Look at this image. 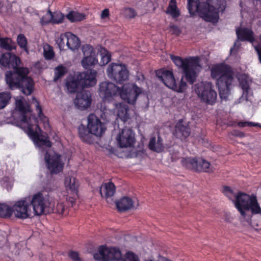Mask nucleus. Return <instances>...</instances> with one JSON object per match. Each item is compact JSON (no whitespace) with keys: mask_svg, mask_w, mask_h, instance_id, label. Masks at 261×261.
<instances>
[{"mask_svg":"<svg viewBox=\"0 0 261 261\" xmlns=\"http://www.w3.org/2000/svg\"><path fill=\"white\" fill-rule=\"evenodd\" d=\"M2 69L8 68L5 73V79L11 90L18 89L25 95H30L34 90L33 79L28 75L29 69L22 66L20 58L11 53L2 54L0 57Z\"/></svg>","mask_w":261,"mask_h":261,"instance_id":"nucleus-1","label":"nucleus"},{"mask_svg":"<svg viewBox=\"0 0 261 261\" xmlns=\"http://www.w3.org/2000/svg\"><path fill=\"white\" fill-rule=\"evenodd\" d=\"M227 7L226 0H188V9L190 14L194 15L197 12L204 21L216 23L219 20V13H223Z\"/></svg>","mask_w":261,"mask_h":261,"instance_id":"nucleus-2","label":"nucleus"},{"mask_svg":"<svg viewBox=\"0 0 261 261\" xmlns=\"http://www.w3.org/2000/svg\"><path fill=\"white\" fill-rule=\"evenodd\" d=\"M234 203L241 216L247 220L250 219L251 214L261 213V208L255 196L250 197L244 193L238 192Z\"/></svg>","mask_w":261,"mask_h":261,"instance_id":"nucleus-3","label":"nucleus"},{"mask_svg":"<svg viewBox=\"0 0 261 261\" xmlns=\"http://www.w3.org/2000/svg\"><path fill=\"white\" fill-rule=\"evenodd\" d=\"M98 251L93 254L94 259L98 261H139L138 256L132 252L126 253L125 258L123 259L120 249L115 247L101 245Z\"/></svg>","mask_w":261,"mask_h":261,"instance_id":"nucleus-4","label":"nucleus"},{"mask_svg":"<svg viewBox=\"0 0 261 261\" xmlns=\"http://www.w3.org/2000/svg\"><path fill=\"white\" fill-rule=\"evenodd\" d=\"M170 59L175 65L182 70L186 80L193 84L196 80L197 67H201L198 57L182 59L179 56L170 55Z\"/></svg>","mask_w":261,"mask_h":261,"instance_id":"nucleus-5","label":"nucleus"},{"mask_svg":"<svg viewBox=\"0 0 261 261\" xmlns=\"http://www.w3.org/2000/svg\"><path fill=\"white\" fill-rule=\"evenodd\" d=\"M27 197L30 205L33 207L35 215L41 216L53 212L51 208V201L48 195H44L42 192H38Z\"/></svg>","mask_w":261,"mask_h":261,"instance_id":"nucleus-6","label":"nucleus"},{"mask_svg":"<svg viewBox=\"0 0 261 261\" xmlns=\"http://www.w3.org/2000/svg\"><path fill=\"white\" fill-rule=\"evenodd\" d=\"M156 75L167 87L174 91L181 93L187 89V84L184 81V76L177 83L173 72L171 70L161 69L156 72Z\"/></svg>","mask_w":261,"mask_h":261,"instance_id":"nucleus-7","label":"nucleus"},{"mask_svg":"<svg viewBox=\"0 0 261 261\" xmlns=\"http://www.w3.org/2000/svg\"><path fill=\"white\" fill-rule=\"evenodd\" d=\"M195 91L201 101L207 104L213 105L216 102L217 93L214 86L210 82H202L194 86Z\"/></svg>","mask_w":261,"mask_h":261,"instance_id":"nucleus-8","label":"nucleus"},{"mask_svg":"<svg viewBox=\"0 0 261 261\" xmlns=\"http://www.w3.org/2000/svg\"><path fill=\"white\" fill-rule=\"evenodd\" d=\"M107 73L112 81L121 85H123L124 82L128 80L129 75V71L125 64L115 63L109 65Z\"/></svg>","mask_w":261,"mask_h":261,"instance_id":"nucleus-9","label":"nucleus"},{"mask_svg":"<svg viewBox=\"0 0 261 261\" xmlns=\"http://www.w3.org/2000/svg\"><path fill=\"white\" fill-rule=\"evenodd\" d=\"M120 89L113 82L104 81L99 83L98 93L104 101L110 102L114 97L119 96Z\"/></svg>","mask_w":261,"mask_h":261,"instance_id":"nucleus-10","label":"nucleus"},{"mask_svg":"<svg viewBox=\"0 0 261 261\" xmlns=\"http://www.w3.org/2000/svg\"><path fill=\"white\" fill-rule=\"evenodd\" d=\"M142 92V88L135 84H123L120 87L119 96L128 103L134 105L138 96Z\"/></svg>","mask_w":261,"mask_h":261,"instance_id":"nucleus-11","label":"nucleus"},{"mask_svg":"<svg viewBox=\"0 0 261 261\" xmlns=\"http://www.w3.org/2000/svg\"><path fill=\"white\" fill-rule=\"evenodd\" d=\"M234 80L233 71L226 75H223L217 80V85L219 96L222 99L227 100L230 94L232 84Z\"/></svg>","mask_w":261,"mask_h":261,"instance_id":"nucleus-12","label":"nucleus"},{"mask_svg":"<svg viewBox=\"0 0 261 261\" xmlns=\"http://www.w3.org/2000/svg\"><path fill=\"white\" fill-rule=\"evenodd\" d=\"M87 126L95 138L101 137L106 129L105 123L101 122L94 114H90L88 116Z\"/></svg>","mask_w":261,"mask_h":261,"instance_id":"nucleus-13","label":"nucleus"},{"mask_svg":"<svg viewBox=\"0 0 261 261\" xmlns=\"http://www.w3.org/2000/svg\"><path fill=\"white\" fill-rule=\"evenodd\" d=\"M30 205L27 197L15 202L12 209L16 217L24 219L30 217L31 212L29 206Z\"/></svg>","mask_w":261,"mask_h":261,"instance_id":"nucleus-14","label":"nucleus"},{"mask_svg":"<svg viewBox=\"0 0 261 261\" xmlns=\"http://www.w3.org/2000/svg\"><path fill=\"white\" fill-rule=\"evenodd\" d=\"M117 140L121 148L132 147L135 142V133L132 128L125 127L119 133Z\"/></svg>","mask_w":261,"mask_h":261,"instance_id":"nucleus-15","label":"nucleus"},{"mask_svg":"<svg viewBox=\"0 0 261 261\" xmlns=\"http://www.w3.org/2000/svg\"><path fill=\"white\" fill-rule=\"evenodd\" d=\"M44 159L51 174H57L62 170L63 165L61 163L60 155L54 154L51 155L46 152Z\"/></svg>","mask_w":261,"mask_h":261,"instance_id":"nucleus-16","label":"nucleus"},{"mask_svg":"<svg viewBox=\"0 0 261 261\" xmlns=\"http://www.w3.org/2000/svg\"><path fill=\"white\" fill-rule=\"evenodd\" d=\"M91 102V94L88 90H82L77 92L74 99L75 106L81 110H84L89 108Z\"/></svg>","mask_w":261,"mask_h":261,"instance_id":"nucleus-17","label":"nucleus"},{"mask_svg":"<svg viewBox=\"0 0 261 261\" xmlns=\"http://www.w3.org/2000/svg\"><path fill=\"white\" fill-rule=\"evenodd\" d=\"M96 70L91 69L86 71L79 72L77 75L82 84V87L85 88L92 87L96 84Z\"/></svg>","mask_w":261,"mask_h":261,"instance_id":"nucleus-18","label":"nucleus"},{"mask_svg":"<svg viewBox=\"0 0 261 261\" xmlns=\"http://www.w3.org/2000/svg\"><path fill=\"white\" fill-rule=\"evenodd\" d=\"M191 134V129L189 125L186 123H184L182 119H179L176 123L173 135L181 140L188 138Z\"/></svg>","mask_w":261,"mask_h":261,"instance_id":"nucleus-19","label":"nucleus"},{"mask_svg":"<svg viewBox=\"0 0 261 261\" xmlns=\"http://www.w3.org/2000/svg\"><path fill=\"white\" fill-rule=\"evenodd\" d=\"M231 67L224 63L218 64L213 66L211 69V77L217 79L222 76L232 72Z\"/></svg>","mask_w":261,"mask_h":261,"instance_id":"nucleus-20","label":"nucleus"},{"mask_svg":"<svg viewBox=\"0 0 261 261\" xmlns=\"http://www.w3.org/2000/svg\"><path fill=\"white\" fill-rule=\"evenodd\" d=\"M66 87L68 92L70 93H74L81 88H83L77 74L75 76L69 75L67 77Z\"/></svg>","mask_w":261,"mask_h":261,"instance_id":"nucleus-21","label":"nucleus"},{"mask_svg":"<svg viewBox=\"0 0 261 261\" xmlns=\"http://www.w3.org/2000/svg\"><path fill=\"white\" fill-rule=\"evenodd\" d=\"M114 106L117 116L122 121L126 122L130 118L129 109L127 104L124 102H115Z\"/></svg>","mask_w":261,"mask_h":261,"instance_id":"nucleus-22","label":"nucleus"},{"mask_svg":"<svg viewBox=\"0 0 261 261\" xmlns=\"http://www.w3.org/2000/svg\"><path fill=\"white\" fill-rule=\"evenodd\" d=\"M79 136L80 139L84 142L92 144L95 138L92 133L90 131V129L83 124H81L78 127Z\"/></svg>","mask_w":261,"mask_h":261,"instance_id":"nucleus-23","label":"nucleus"},{"mask_svg":"<svg viewBox=\"0 0 261 261\" xmlns=\"http://www.w3.org/2000/svg\"><path fill=\"white\" fill-rule=\"evenodd\" d=\"M23 97H21L19 99H16L15 100L16 109H17L22 115L21 119L23 123H28V117L26 114L28 112H31V109L30 105L27 102L23 101Z\"/></svg>","mask_w":261,"mask_h":261,"instance_id":"nucleus-24","label":"nucleus"},{"mask_svg":"<svg viewBox=\"0 0 261 261\" xmlns=\"http://www.w3.org/2000/svg\"><path fill=\"white\" fill-rule=\"evenodd\" d=\"M237 38L241 41H247L253 44L255 41L253 31L247 28H239L236 30Z\"/></svg>","mask_w":261,"mask_h":261,"instance_id":"nucleus-25","label":"nucleus"},{"mask_svg":"<svg viewBox=\"0 0 261 261\" xmlns=\"http://www.w3.org/2000/svg\"><path fill=\"white\" fill-rule=\"evenodd\" d=\"M118 211L120 212H125L134 207V201L128 197H123L119 201L115 202Z\"/></svg>","mask_w":261,"mask_h":261,"instance_id":"nucleus-26","label":"nucleus"},{"mask_svg":"<svg viewBox=\"0 0 261 261\" xmlns=\"http://www.w3.org/2000/svg\"><path fill=\"white\" fill-rule=\"evenodd\" d=\"M116 187L112 182L103 184L99 189V193L102 197L107 199L111 197L115 193Z\"/></svg>","mask_w":261,"mask_h":261,"instance_id":"nucleus-27","label":"nucleus"},{"mask_svg":"<svg viewBox=\"0 0 261 261\" xmlns=\"http://www.w3.org/2000/svg\"><path fill=\"white\" fill-rule=\"evenodd\" d=\"M148 147L152 151L161 152L164 149L163 139L160 136H158V140L156 141L155 137H151L149 142Z\"/></svg>","mask_w":261,"mask_h":261,"instance_id":"nucleus-28","label":"nucleus"},{"mask_svg":"<svg viewBox=\"0 0 261 261\" xmlns=\"http://www.w3.org/2000/svg\"><path fill=\"white\" fill-rule=\"evenodd\" d=\"M68 42L67 46L72 50L77 49L80 45L81 42L79 38L70 32H68Z\"/></svg>","mask_w":261,"mask_h":261,"instance_id":"nucleus-29","label":"nucleus"},{"mask_svg":"<svg viewBox=\"0 0 261 261\" xmlns=\"http://www.w3.org/2000/svg\"><path fill=\"white\" fill-rule=\"evenodd\" d=\"M65 185L68 191L77 195L79 184L75 178L67 177L65 180Z\"/></svg>","mask_w":261,"mask_h":261,"instance_id":"nucleus-30","label":"nucleus"},{"mask_svg":"<svg viewBox=\"0 0 261 261\" xmlns=\"http://www.w3.org/2000/svg\"><path fill=\"white\" fill-rule=\"evenodd\" d=\"M0 47L8 51H11L16 48V45L15 42L10 38H0Z\"/></svg>","mask_w":261,"mask_h":261,"instance_id":"nucleus-31","label":"nucleus"},{"mask_svg":"<svg viewBox=\"0 0 261 261\" xmlns=\"http://www.w3.org/2000/svg\"><path fill=\"white\" fill-rule=\"evenodd\" d=\"M198 158H182L181 161V165L187 169L196 172V165L197 164Z\"/></svg>","mask_w":261,"mask_h":261,"instance_id":"nucleus-32","label":"nucleus"},{"mask_svg":"<svg viewBox=\"0 0 261 261\" xmlns=\"http://www.w3.org/2000/svg\"><path fill=\"white\" fill-rule=\"evenodd\" d=\"M98 63V60L96 58V55L84 57L81 61V64L85 69H88Z\"/></svg>","mask_w":261,"mask_h":261,"instance_id":"nucleus-33","label":"nucleus"},{"mask_svg":"<svg viewBox=\"0 0 261 261\" xmlns=\"http://www.w3.org/2000/svg\"><path fill=\"white\" fill-rule=\"evenodd\" d=\"M34 141L40 148L50 147L52 145L48 137L42 135H39Z\"/></svg>","mask_w":261,"mask_h":261,"instance_id":"nucleus-34","label":"nucleus"},{"mask_svg":"<svg viewBox=\"0 0 261 261\" xmlns=\"http://www.w3.org/2000/svg\"><path fill=\"white\" fill-rule=\"evenodd\" d=\"M210 171V163L204 159L198 158L196 165V172H209Z\"/></svg>","mask_w":261,"mask_h":261,"instance_id":"nucleus-35","label":"nucleus"},{"mask_svg":"<svg viewBox=\"0 0 261 261\" xmlns=\"http://www.w3.org/2000/svg\"><path fill=\"white\" fill-rule=\"evenodd\" d=\"M13 214L12 207L5 203H0V217L4 218H10Z\"/></svg>","mask_w":261,"mask_h":261,"instance_id":"nucleus-36","label":"nucleus"},{"mask_svg":"<svg viewBox=\"0 0 261 261\" xmlns=\"http://www.w3.org/2000/svg\"><path fill=\"white\" fill-rule=\"evenodd\" d=\"M68 72L67 68L63 65H59L55 68V75L53 81L57 82L63 77Z\"/></svg>","mask_w":261,"mask_h":261,"instance_id":"nucleus-37","label":"nucleus"},{"mask_svg":"<svg viewBox=\"0 0 261 261\" xmlns=\"http://www.w3.org/2000/svg\"><path fill=\"white\" fill-rule=\"evenodd\" d=\"M240 86L243 90V94L241 97L240 98V101L244 99H245L246 101H247L248 100V95L249 94V91L250 90V88L248 82L246 80H242L240 82Z\"/></svg>","mask_w":261,"mask_h":261,"instance_id":"nucleus-38","label":"nucleus"},{"mask_svg":"<svg viewBox=\"0 0 261 261\" xmlns=\"http://www.w3.org/2000/svg\"><path fill=\"white\" fill-rule=\"evenodd\" d=\"M66 18L71 22L80 21L84 19L85 16L82 13L71 11L66 15Z\"/></svg>","mask_w":261,"mask_h":261,"instance_id":"nucleus-39","label":"nucleus"},{"mask_svg":"<svg viewBox=\"0 0 261 261\" xmlns=\"http://www.w3.org/2000/svg\"><path fill=\"white\" fill-rule=\"evenodd\" d=\"M17 43L19 46L23 49L27 54H29V49L27 46L28 40L23 34H19L17 37Z\"/></svg>","mask_w":261,"mask_h":261,"instance_id":"nucleus-40","label":"nucleus"},{"mask_svg":"<svg viewBox=\"0 0 261 261\" xmlns=\"http://www.w3.org/2000/svg\"><path fill=\"white\" fill-rule=\"evenodd\" d=\"M11 98L9 92L0 93V109H4L9 103Z\"/></svg>","mask_w":261,"mask_h":261,"instance_id":"nucleus-41","label":"nucleus"},{"mask_svg":"<svg viewBox=\"0 0 261 261\" xmlns=\"http://www.w3.org/2000/svg\"><path fill=\"white\" fill-rule=\"evenodd\" d=\"M68 32L60 35V37L57 40V43L58 44L60 50H64V47L67 46L68 42Z\"/></svg>","mask_w":261,"mask_h":261,"instance_id":"nucleus-42","label":"nucleus"},{"mask_svg":"<svg viewBox=\"0 0 261 261\" xmlns=\"http://www.w3.org/2000/svg\"><path fill=\"white\" fill-rule=\"evenodd\" d=\"M223 193L234 203L236 199V195L234 194L233 190L230 187L226 186H224Z\"/></svg>","mask_w":261,"mask_h":261,"instance_id":"nucleus-43","label":"nucleus"},{"mask_svg":"<svg viewBox=\"0 0 261 261\" xmlns=\"http://www.w3.org/2000/svg\"><path fill=\"white\" fill-rule=\"evenodd\" d=\"M84 57L96 55L94 48L90 45H84L82 47Z\"/></svg>","mask_w":261,"mask_h":261,"instance_id":"nucleus-44","label":"nucleus"},{"mask_svg":"<svg viewBox=\"0 0 261 261\" xmlns=\"http://www.w3.org/2000/svg\"><path fill=\"white\" fill-rule=\"evenodd\" d=\"M51 18V23L54 24L62 23L64 18V15L61 12L54 13L53 15L49 16Z\"/></svg>","mask_w":261,"mask_h":261,"instance_id":"nucleus-45","label":"nucleus"},{"mask_svg":"<svg viewBox=\"0 0 261 261\" xmlns=\"http://www.w3.org/2000/svg\"><path fill=\"white\" fill-rule=\"evenodd\" d=\"M51 208L53 210V212H50L49 213H57L58 214H63L65 210V206L63 203H58L56 205V207L51 202Z\"/></svg>","mask_w":261,"mask_h":261,"instance_id":"nucleus-46","label":"nucleus"},{"mask_svg":"<svg viewBox=\"0 0 261 261\" xmlns=\"http://www.w3.org/2000/svg\"><path fill=\"white\" fill-rule=\"evenodd\" d=\"M167 10L174 17H177L179 16V12L177 10L176 4H169Z\"/></svg>","mask_w":261,"mask_h":261,"instance_id":"nucleus-47","label":"nucleus"},{"mask_svg":"<svg viewBox=\"0 0 261 261\" xmlns=\"http://www.w3.org/2000/svg\"><path fill=\"white\" fill-rule=\"evenodd\" d=\"M100 56L101 60L98 63V64L101 66L107 64L111 60V56L110 54H106L103 55L102 54H100Z\"/></svg>","mask_w":261,"mask_h":261,"instance_id":"nucleus-48","label":"nucleus"},{"mask_svg":"<svg viewBox=\"0 0 261 261\" xmlns=\"http://www.w3.org/2000/svg\"><path fill=\"white\" fill-rule=\"evenodd\" d=\"M26 123L28 124V134L30 137H31L33 141H34L39 134L37 132L33 130L32 128V125L29 124V122Z\"/></svg>","mask_w":261,"mask_h":261,"instance_id":"nucleus-49","label":"nucleus"},{"mask_svg":"<svg viewBox=\"0 0 261 261\" xmlns=\"http://www.w3.org/2000/svg\"><path fill=\"white\" fill-rule=\"evenodd\" d=\"M68 256L73 261H83L82 259L79 256V253L76 251H70L68 252Z\"/></svg>","mask_w":261,"mask_h":261,"instance_id":"nucleus-50","label":"nucleus"},{"mask_svg":"<svg viewBox=\"0 0 261 261\" xmlns=\"http://www.w3.org/2000/svg\"><path fill=\"white\" fill-rule=\"evenodd\" d=\"M44 56L47 60H51L55 56V53L52 48H49L48 50H44Z\"/></svg>","mask_w":261,"mask_h":261,"instance_id":"nucleus-51","label":"nucleus"},{"mask_svg":"<svg viewBox=\"0 0 261 261\" xmlns=\"http://www.w3.org/2000/svg\"><path fill=\"white\" fill-rule=\"evenodd\" d=\"M252 44L258 55L259 61L261 63V35L259 36V43L257 44H254V43Z\"/></svg>","mask_w":261,"mask_h":261,"instance_id":"nucleus-52","label":"nucleus"},{"mask_svg":"<svg viewBox=\"0 0 261 261\" xmlns=\"http://www.w3.org/2000/svg\"><path fill=\"white\" fill-rule=\"evenodd\" d=\"M50 14H45L40 19V22L42 24L45 25L51 23V18L49 16Z\"/></svg>","mask_w":261,"mask_h":261,"instance_id":"nucleus-53","label":"nucleus"},{"mask_svg":"<svg viewBox=\"0 0 261 261\" xmlns=\"http://www.w3.org/2000/svg\"><path fill=\"white\" fill-rule=\"evenodd\" d=\"M33 99L34 100H35V101H36V102L37 103V105H36V110L37 111H38V117L40 119H42V117H43L44 118L46 119V118L44 116V115H43V114L42 113V109H41V106L39 105V102L36 99V98L35 97H33Z\"/></svg>","mask_w":261,"mask_h":261,"instance_id":"nucleus-54","label":"nucleus"},{"mask_svg":"<svg viewBox=\"0 0 261 261\" xmlns=\"http://www.w3.org/2000/svg\"><path fill=\"white\" fill-rule=\"evenodd\" d=\"M170 31L172 34L176 36H179L181 33V31L179 28L175 25L170 26Z\"/></svg>","mask_w":261,"mask_h":261,"instance_id":"nucleus-55","label":"nucleus"},{"mask_svg":"<svg viewBox=\"0 0 261 261\" xmlns=\"http://www.w3.org/2000/svg\"><path fill=\"white\" fill-rule=\"evenodd\" d=\"M163 261H172L169 259H168L166 257H162ZM143 261H159V260H156L153 257H149L147 258H145Z\"/></svg>","mask_w":261,"mask_h":261,"instance_id":"nucleus-56","label":"nucleus"},{"mask_svg":"<svg viewBox=\"0 0 261 261\" xmlns=\"http://www.w3.org/2000/svg\"><path fill=\"white\" fill-rule=\"evenodd\" d=\"M109 15V11L108 9H104L101 14V18H105L107 17H108Z\"/></svg>","mask_w":261,"mask_h":261,"instance_id":"nucleus-57","label":"nucleus"},{"mask_svg":"<svg viewBox=\"0 0 261 261\" xmlns=\"http://www.w3.org/2000/svg\"><path fill=\"white\" fill-rule=\"evenodd\" d=\"M126 12L130 13V15L128 16V17L130 18H134L136 15L134 10L132 8L127 9L126 10Z\"/></svg>","mask_w":261,"mask_h":261,"instance_id":"nucleus-58","label":"nucleus"},{"mask_svg":"<svg viewBox=\"0 0 261 261\" xmlns=\"http://www.w3.org/2000/svg\"><path fill=\"white\" fill-rule=\"evenodd\" d=\"M233 135L236 137H245V134L243 132L240 131H234Z\"/></svg>","mask_w":261,"mask_h":261,"instance_id":"nucleus-59","label":"nucleus"},{"mask_svg":"<svg viewBox=\"0 0 261 261\" xmlns=\"http://www.w3.org/2000/svg\"><path fill=\"white\" fill-rule=\"evenodd\" d=\"M238 125L240 127H245L248 126V122H239Z\"/></svg>","mask_w":261,"mask_h":261,"instance_id":"nucleus-60","label":"nucleus"},{"mask_svg":"<svg viewBox=\"0 0 261 261\" xmlns=\"http://www.w3.org/2000/svg\"><path fill=\"white\" fill-rule=\"evenodd\" d=\"M68 201L71 203L72 206L73 205V204L75 203V200L74 198L72 197H69L68 199Z\"/></svg>","mask_w":261,"mask_h":261,"instance_id":"nucleus-61","label":"nucleus"},{"mask_svg":"<svg viewBox=\"0 0 261 261\" xmlns=\"http://www.w3.org/2000/svg\"><path fill=\"white\" fill-rule=\"evenodd\" d=\"M256 125H257V124H255V123L251 122H248V126H256Z\"/></svg>","mask_w":261,"mask_h":261,"instance_id":"nucleus-62","label":"nucleus"},{"mask_svg":"<svg viewBox=\"0 0 261 261\" xmlns=\"http://www.w3.org/2000/svg\"><path fill=\"white\" fill-rule=\"evenodd\" d=\"M46 14H50L51 15H53L54 13H53L50 10H48Z\"/></svg>","mask_w":261,"mask_h":261,"instance_id":"nucleus-63","label":"nucleus"},{"mask_svg":"<svg viewBox=\"0 0 261 261\" xmlns=\"http://www.w3.org/2000/svg\"><path fill=\"white\" fill-rule=\"evenodd\" d=\"M176 4V1L175 0H171L170 2V4Z\"/></svg>","mask_w":261,"mask_h":261,"instance_id":"nucleus-64","label":"nucleus"}]
</instances>
